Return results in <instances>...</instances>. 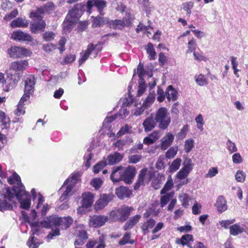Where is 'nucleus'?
<instances>
[{
    "mask_svg": "<svg viewBox=\"0 0 248 248\" xmlns=\"http://www.w3.org/2000/svg\"><path fill=\"white\" fill-rule=\"evenodd\" d=\"M141 158V155H134L129 156V161L132 163H136L139 162Z\"/></svg>",
    "mask_w": 248,
    "mask_h": 248,
    "instance_id": "0e129e2a",
    "label": "nucleus"
},
{
    "mask_svg": "<svg viewBox=\"0 0 248 248\" xmlns=\"http://www.w3.org/2000/svg\"><path fill=\"white\" fill-rule=\"evenodd\" d=\"M232 161L235 164H240L242 162L243 159L239 153H235L232 155Z\"/></svg>",
    "mask_w": 248,
    "mask_h": 248,
    "instance_id": "338daca9",
    "label": "nucleus"
},
{
    "mask_svg": "<svg viewBox=\"0 0 248 248\" xmlns=\"http://www.w3.org/2000/svg\"><path fill=\"white\" fill-rule=\"evenodd\" d=\"M102 184V180L100 178H98L93 179L91 182L92 186L96 189L100 188Z\"/></svg>",
    "mask_w": 248,
    "mask_h": 248,
    "instance_id": "6e6d98bb",
    "label": "nucleus"
},
{
    "mask_svg": "<svg viewBox=\"0 0 248 248\" xmlns=\"http://www.w3.org/2000/svg\"><path fill=\"white\" fill-rule=\"evenodd\" d=\"M177 92L171 85L168 87L166 91V96L169 101L176 100L177 98Z\"/></svg>",
    "mask_w": 248,
    "mask_h": 248,
    "instance_id": "c756f323",
    "label": "nucleus"
},
{
    "mask_svg": "<svg viewBox=\"0 0 248 248\" xmlns=\"http://www.w3.org/2000/svg\"><path fill=\"white\" fill-rule=\"evenodd\" d=\"M93 5L95 6L97 8L101 15H103L104 14L103 10L107 6V3L105 1L102 0H88L86 7L87 8V11L89 13H91V10Z\"/></svg>",
    "mask_w": 248,
    "mask_h": 248,
    "instance_id": "ddd939ff",
    "label": "nucleus"
},
{
    "mask_svg": "<svg viewBox=\"0 0 248 248\" xmlns=\"http://www.w3.org/2000/svg\"><path fill=\"white\" fill-rule=\"evenodd\" d=\"M54 5L51 2H48L45 5L37 9L35 12H31L30 14L31 17H34L38 20L43 19V15L46 13H48V9L53 7Z\"/></svg>",
    "mask_w": 248,
    "mask_h": 248,
    "instance_id": "4468645a",
    "label": "nucleus"
},
{
    "mask_svg": "<svg viewBox=\"0 0 248 248\" xmlns=\"http://www.w3.org/2000/svg\"><path fill=\"white\" fill-rule=\"evenodd\" d=\"M194 141L192 139H188L186 140L185 143V149L186 153H188L191 151L194 147Z\"/></svg>",
    "mask_w": 248,
    "mask_h": 248,
    "instance_id": "de8ad7c7",
    "label": "nucleus"
},
{
    "mask_svg": "<svg viewBox=\"0 0 248 248\" xmlns=\"http://www.w3.org/2000/svg\"><path fill=\"white\" fill-rule=\"evenodd\" d=\"M218 172L217 168L213 167L210 168L207 173L205 174L206 178H212L215 176Z\"/></svg>",
    "mask_w": 248,
    "mask_h": 248,
    "instance_id": "4d7b16f0",
    "label": "nucleus"
},
{
    "mask_svg": "<svg viewBox=\"0 0 248 248\" xmlns=\"http://www.w3.org/2000/svg\"><path fill=\"white\" fill-rule=\"evenodd\" d=\"M157 122L155 120L153 114L147 118L143 122L142 125L145 132L152 130L156 126Z\"/></svg>",
    "mask_w": 248,
    "mask_h": 248,
    "instance_id": "aec40b11",
    "label": "nucleus"
},
{
    "mask_svg": "<svg viewBox=\"0 0 248 248\" xmlns=\"http://www.w3.org/2000/svg\"><path fill=\"white\" fill-rule=\"evenodd\" d=\"M24 91L32 93L34 92V85L35 84L34 77L32 75H29L24 78Z\"/></svg>",
    "mask_w": 248,
    "mask_h": 248,
    "instance_id": "f3484780",
    "label": "nucleus"
},
{
    "mask_svg": "<svg viewBox=\"0 0 248 248\" xmlns=\"http://www.w3.org/2000/svg\"><path fill=\"white\" fill-rule=\"evenodd\" d=\"M133 210L132 207L124 205L117 209L112 210L109 213V216L114 221L124 222L127 219Z\"/></svg>",
    "mask_w": 248,
    "mask_h": 248,
    "instance_id": "39448f33",
    "label": "nucleus"
},
{
    "mask_svg": "<svg viewBox=\"0 0 248 248\" xmlns=\"http://www.w3.org/2000/svg\"><path fill=\"white\" fill-rule=\"evenodd\" d=\"M46 26V23L43 19L37 20L30 24L31 31L32 33H37L39 31H43Z\"/></svg>",
    "mask_w": 248,
    "mask_h": 248,
    "instance_id": "a211bd4d",
    "label": "nucleus"
},
{
    "mask_svg": "<svg viewBox=\"0 0 248 248\" xmlns=\"http://www.w3.org/2000/svg\"><path fill=\"white\" fill-rule=\"evenodd\" d=\"M21 76L18 74H13L12 72L7 73L6 78L2 85L4 91L9 92L15 88L20 79Z\"/></svg>",
    "mask_w": 248,
    "mask_h": 248,
    "instance_id": "0eeeda50",
    "label": "nucleus"
},
{
    "mask_svg": "<svg viewBox=\"0 0 248 248\" xmlns=\"http://www.w3.org/2000/svg\"><path fill=\"white\" fill-rule=\"evenodd\" d=\"M181 163V159L177 158L174 160L169 168L170 171L174 172L179 169Z\"/></svg>",
    "mask_w": 248,
    "mask_h": 248,
    "instance_id": "ea45409f",
    "label": "nucleus"
},
{
    "mask_svg": "<svg viewBox=\"0 0 248 248\" xmlns=\"http://www.w3.org/2000/svg\"><path fill=\"white\" fill-rule=\"evenodd\" d=\"M60 217L56 216H50L46 220L41 221L42 227L51 228L53 226H59Z\"/></svg>",
    "mask_w": 248,
    "mask_h": 248,
    "instance_id": "2eb2a0df",
    "label": "nucleus"
},
{
    "mask_svg": "<svg viewBox=\"0 0 248 248\" xmlns=\"http://www.w3.org/2000/svg\"><path fill=\"white\" fill-rule=\"evenodd\" d=\"M29 21L25 18L19 17L14 20L11 23V26L12 28H26L28 26Z\"/></svg>",
    "mask_w": 248,
    "mask_h": 248,
    "instance_id": "cd10ccee",
    "label": "nucleus"
},
{
    "mask_svg": "<svg viewBox=\"0 0 248 248\" xmlns=\"http://www.w3.org/2000/svg\"><path fill=\"white\" fill-rule=\"evenodd\" d=\"M246 176V173L244 172L241 170H238L235 175V177L237 182L242 183L245 181Z\"/></svg>",
    "mask_w": 248,
    "mask_h": 248,
    "instance_id": "09e8293b",
    "label": "nucleus"
},
{
    "mask_svg": "<svg viewBox=\"0 0 248 248\" xmlns=\"http://www.w3.org/2000/svg\"><path fill=\"white\" fill-rule=\"evenodd\" d=\"M141 216L140 215H136L131 217L125 223L123 227L124 231L132 229L140 221Z\"/></svg>",
    "mask_w": 248,
    "mask_h": 248,
    "instance_id": "b1692460",
    "label": "nucleus"
},
{
    "mask_svg": "<svg viewBox=\"0 0 248 248\" xmlns=\"http://www.w3.org/2000/svg\"><path fill=\"white\" fill-rule=\"evenodd\" d=\"M155 224V221L153 218H150L144 222L141 227L143 233L147 234L149 232V230L153 228Z\"/></svg>",
    "mask_w": 248,
    "mask_h": 248,
    "instance_id": "473e14b6",
    "label": "nucleus"
},
{
    "mask_svg": "<svg viewBox=\"0 0 248 248\" xmlns=\"http://www.w3.org/2000/svg\"><path fill=\"white\" fill-rule=\"evenodd\" d=\"M97 45L94 46L91 44L88 46L87 50L85 52L80 53V59L79 60V65L83 63L88 58L89 55L93 53V58H95L100 50L96 48Z\"/></svg>",
    "mask_w": 248,
    "mask_h": 248,
    "instance_id": "1a4fd4ad",
    "label": "nucleus"
},
{
    "mask_svg": "<svg viewBox=\"0 0 248 248\" xmlns=\"http://www.w3.org/2000/svg\"><path fill=\"white\" fill-rule=\"evenodd\" d=\"M116 194L120 199H123L129 197L132 194V191L124 186H120L116 189Z\"/></svg>",
    "mask_w": 248,
    "mask_h": 248,
    "instance_id": "bb28decb",
    "label": "nucleus"
},
{
    "mask_svg": "<svg viewBox=\"0 0 248 248\" xmlns=\"http://www.w3.org/2000/svg\"><path fill=\"white\" fill-rule=\"evenodd\" d=\"M173 196V193H166L164 195L161 196L160 199L161 207H164L170 201V199Z\"/></svg>",
    "mask_w": 248,
    "mask_h": 248,
    "instance_id": "58836bf2",
    "label": "nucleus"
},
{
    "mask_svg": "<svg viewBox=\"0 0 248 248\" xmlns=\"http://www.w3.org/2000/svg\"><path fill=\"white\" fill-rule=\"evenodd\" d=\"M227 148L230 154H232L237 151V148L235 144L232 142L230 140H228L226 142Z\"/></svg>",
    "mask_w": 248,
    "mask_h": 248,
    "instance_id": "a18cd8bd",
    "label": "nucleus"
},
{
    "mask_svg": "<svg viewBox=\"0 0 248 248\" xmlns=\"http://www.w3.org/2000/svg\"><path fill=\"white\" fill-rule=\"evenodd\" d=\"M25 104H22L18 103L17 108L15 111V114L17 116H19L21 115H23L25 113V111L23 109V107Z\"/></svg>",
    "mask_w": 248,
    "mask_h": 248,
    "instance_id": "e2e57ef3",
    "label": "nucleus"
},
{
    "mask_svg": "<svg viewBox=\"0 0 248 248\" xmlns=\"http://www.w3.org/2000/svg\"><path fill=\"white\" fill-rule=\"evenodd\" d=\"M112 199L110 195L103 194L100 196L99 199L96 202L95 209L99 210L104 208Z\"/></svg>",
    "mask_w": 248,
    "mask_h": 248,
    "instance_id": "dca6fc26",
    "label": "nucleus"
},
{
    "mask_svg": "<svg viewBox=\"0 0 248 248\" xmlns=\"http://www.w3.org/2000/svg\"><path fill=\"white\" fill-rule=\"evenodd\" d=\"M108 217L105 216L94 215L90 217L89 224L91 227L98 228L103 226L108 221Z\"/></svg>",
    "mask_w": 248,
    "mask_h": 248,
    "instance_id": "f8f14e48",
    "label": "nucleus"
},
{
    "mask_svg": "<svg viewBox=\"0 0 248 248\" xmlns=\"http://www.w3.org/2000/svg\"><path fill=\"white\" fill-rule=\"evenodd\" d=\"M12 38L19 41H31L32 40V37L30 34L20 31H14L12 34Z\"/></svg>",
    "mask_w": 248,
    "mask_h": 248,
    "instance_id": "5701e85b",
    "label": "nucleus"
},
{
    "mask_svg": "<svg viewBox=\"0 0 248 248\" xmlns=\"http://www.w3.org/2000/svg\"><path fill=\"white\" fill-rule=\"evenodd\" d=\"M147 53L149 55V57L150 60H155L156 53L153 45L149 43L147 45L146 47Z\"/></svg>",
    "mask_w": 248,
    "mask_h": 248,
    "instance_id": "79ce46f5",
    "label": "nucleus"
},
{
    "mask_svg": "<svg viewBox=\"0 0 248 248\" xmlns=\"http://www.w3.org/2000/svg\"><path fill=\"white\" fill-rule=\"evenodd\" d=\"M82 200L81 202L82 206L88 208L91 206L94 201V195L91 192H85L82 195Z\"/></svg>",
    "mask_w": 248,
    "mask_h": 248,
    "instance_id": "412c9836",
    "label": "nucleus"
},
{
    "mask_svg": "<svg viewBox=\"0 0 248 248\" xmlns=\"http://www.w3.org/2000/svg\"><path fill=\"white\" fill-rule=\"evenodd\" d=\"M93 156V155L91 152L90 149H88L87 150V154H86L84 157L85 159H86V161L85 163V165L87 168L90 167L91 166L90 160L92 159Z\"/></svg>",
    "mask_w": 248,
    "mask_h": 248,
    "instance_id": "5fc2aeb1",
    "label": "nucleus"
},
{
    "mask_svg": "<svg viewBox=\"0 0 248 248\" xmlns=\"http://www.w3.org/2000/svg\"><path fill=\"white\" fill-rule=\"evenodd\" d=\"M173 186V183L172 180L171 179V176H170L168 178V180H167L166 183L165 184L164 187L161 189L160 193L161 194L166 193L167 192V191L171 189V188Z\"/></svg>",
    "mask_w": 248,
    "mask_h": 248,
    "instance_id": "a19ab883",
    "label": "nucleus"
},
{
    "mask_svg": "<svg viewBox=\"0 0 248 248\" xmlns=\"http://www.w3.org/2000/svg\"><path fill=\"white\" fill-rule=\"evenodd\" d=\"M79 178L78 173H74L72 176L67 179L64 182L59 190V191H62V194L60 198L61 202L67 200L70 196L73 195L75 192L74 188L77 183Z\"/></svg>",
    "mask_w": 248,
    "mask_h": 248,
    "instance_id": "f03ea898",
    "label": "nucleus"
},
{
    "mask_svg": "<svg viewBox=\"0 0 248 248\" xmlns=\"http://www.w3.org/2000/svg\"><path fill=\"white\" fill-rule=\"evenodd\" d=\"M85 5L82 3L76 4L74 7L69 11L66 17V21L63 23L64 29L70 28L73 23L77 21L82 15L85 10Z\"/></svg>",
    "mask_w": 248,
    "mask_h": 248,
    "instance_id": "7ed1b4c3",
    "label": "nucleus"
},
{
    "mask_svg": "<svg viewBox=\"0 0 248 248\" xmlns=\"http://www.w3.org/2000/svg\"><path fill=\"white\" fill-rule=\"evenodd\" d=\"M160 132L159 130H155L149 136L155 141V142L159 139L160 137Z\"/></svg>",
    "mask_w": 248,
    "mask_h": 248,
    "instance_id": "774afa93",
    "label": "nucleus"
},
{
    "mask_svg": "<svg viewBox=\"0 0 248 248\" xmlns=\"http://www.w3.org/2000/svg\"><path fill=\"white\" fill-rule=\"evenodd\" d=\"M8 182L9 184L14 185L12 191L14 194V199L16 198L20 202V207L28 210L31 204L30 195L25 190V187L21 183L20 176L14 172L13 178H8Z\"/></svg>",
    "mask_w": 248,
    "mask_h": 248,
    "instance_id": "f257e3e1",
    "label": "nucleus"
},
{
    "mask_svg": "<svg viewBox=\"0 0 248 248\" xmlns=\"http://www.w3.org/2000/svg\"><path fill=\"white\" fill-rule=\"evenodd\" d=\"M182 169L189 174L193 169L191 160L188 159L184 163V166Z\"/></svg>",
    "mask_w": 248,
    "mask_h": 248,
    "instance_id": "864d4df0",
    "label": "nucleus"
},
{
    "mask_svg": "<svg viewBox=\"0 0 248 248\" xmlns=\"http://www.w3.org/2000/svg\"><path fill=\"white\" fill-rule=\"evenodd\" d=\"M139 90L138 91V95H141L145 91L146 85L144 79H141L139 82Z\"/></svg>",
    "mask_w": 248,
    "mask_h": 248,
    "instance_id": "c03bdc74",
    "label": "nucleus"
},
{
    "mask_svg": "<svg viewBox=\"0 0 248 248\" xmlns=\"http://www.w3.org/2000/svg\"><path fill=\"white\" fill-rule=\"evenodd\" d=\"M178 198L182 202V205L185 208H186L189 205V202L191 199L186 193H181L178 196Z\"/></svg>",
    "mask_w": 248,
    "mask_h": 248,
    "instance_id": "e433bc0d",
    "label": "nucleus"
},
{
    "mask_svg": "<svg viewBox=\"0 0 248 248\" xmlns=\"http://www.w3.org/2000/svg\"><path fill=\"white\" fill-rule=\"evenodd\" d=\"M130 235L131 234L130 232H126L123 236V238L119 241V244L120 245H124L128 243L133 244L134 243V241L129 240Z\"/></svg>",
    "mask_w": 248,
    "mask_h": 248,
    "instance_id": "37998d69",
    "label": "nucleus"
},
{
    "mask_svg": "<svg viewBox=\"0 0 248 248\" xmlns=\"http://www.w3.org/2000/svg\"><path fill=\"white\" fill-rule=\"evenodd\" d=\"M73 219L70 217H60L59 226L62 229H66L68 228L73 223Z\"/></svg>",
    "mask_w": 248,
    "mask_h": 248,
    "instance_id": "7c9ffc66",
    "label": "nucleus"
},
{
    "mask_svg": "<svg viewBox=\"0 0 248 248\" xmlns=\"http://www.w3.org/2000/svg\"><path fill=\"white\" fill-rule=\"evenodd\" d=\"M177 149L176 147H171L166 153V156L167 158H173L177 154Z\"/></svg>",
    "mask_w": 248,
    "mask_h": 248,
    "instance_id": "603ef678",
    "label": "nucleus"
},
{
    "mask_svg": "<svg viewBox=\"0 0 248 248\" xmlns=\"http://www.w3.org/2000/svg\"><path fill=\"white\" fill-rule=\"evenodd\" d=\"M190 241H193V236L191 234H186L183 235L180 239L177 238L176 243L183 246L187 245L189 247V246H191L190 244Z\"/></svg>",
    "mask_w": 248,
    "mask_h": 248,
    "instance_id": "2f4dec72",
    "label": "nucleus"
},
{
    "mask_svg": "<svg viewBox=\"0 0 248 248\" xmlns=\"http://www.w3.org/2000/svg\"><path fill=\"white\" fill-rule=\"evenodd\" d=\"M109 22L108 18L97 16L93 20V26L94 28L99 27L105 24H108L109 25Z\"/></svg>",
    "mask_w": 248,
    "mask_h": 248,
    "instance_id": "72a5a7b5",
    "label": "nucleus"
},
{
    "mask_svg": "<svg viewBox=\"0 0 248 248\" xmlns=\"http://www.w3.org/2000/svg\"><path fill=\"white\" fill-rule=\"evenodd\" d=\"M123 158V156L120 153L115 152L110 154L107 158L108 164L109 165H114L120 162Z\"/></svg>",
    "mask_w": 248,
    "mask_h": 248,
    "instance_id": "a878e982",
    "label": "nucleus"
},
{
    "mask_svg": "<svg viewBox=\"0 0 248 248\" xmlns=\"http://www.w3.org/2000/svg\"><path fill=\"white\" fill-rule=\"evenodd\" d=\"M55 36V34L52 31H46L43 34V37L46 41L52 40Z\"/></svg>",
    "mask_w": 248,
    "mask_h": 248,
    "instance_id": "bf43d9fd",
    "label": "nucleus"
},
{
    "mask_svg": "<svg viewBox=\"0 0 248 248\" xmlns=\"http://www.w3.org/2000/svg\"><path fill=\"white\" fill-rule=\"evenodd\" d=\"M146 72L144 70L143 65L140 63H139L137 67V74L140 78V80L143 79V77Z\"/></svg>",
    "mask_w": 248,
    "mask_h": 248,
    "instance_id": "680f3d73",
    "label": "nucleus"
},
{
    "mask_svg": "<svg viewBox=\"0 0 248 248\" xmlns=\"http://www.w3.org/2000/svg\"><path fill=\"white\" fill-rule=\"evenodd\" d=\"M158 127L163 130L166 129L170 125L171 119L167 109L164 107L159 108L155 112L154 117Z\"/></svg>",
    "mask_w": 248,
    "mask_h": 248,
    "instance_id": "423d86ee",
    "label": "nucleus"
},
{
    "mask_svg": "<svg viewBox=\"0 0 248 248\" xmlns=\"http://www.w3.org/2000/svg\"><path fill=\"white\" fill-rule=\"evenodd\" d=\"M18 11L17 9H14L10 14L5 16L4 19L7 21L10 20L15 17L18 15Z\"/></svg>",
    "mask_w": 248,
    "mask_h": 248,
    "instance_id": "69168bd1",
    "label": "nucleus"
},
{
    "mask_svg": "<svg viewBox=\"0 0 248 248\" xmlns=\"http://www.w3.org/2000/svg\"><path fill=\"white\" fill-rule=\"evenodd\" d=\"M123 181L126 184L132 183L136 173V170L135 167L128 166L127 167H123Z\"/></svg>",
    "mask_w": 248,
    "mask_h": 248,
    "instance_id": "9d476101",
    "label": "nucleus"
},
{
    "mask_svg": "<svg viewBox=\"0 0 248 248\" xmlns=\"http://www.w3.org/2000/svg\"><path fill=\"white\" fill-rule=\"evenodd\" d=\"M195 80L197 84L201 86L207 84V80L205 78L204 76L202 74L199 75L196 78Z\"/></svg>",
    "mask_w": 248,
    "mask_h": 248,
    "instance_id": "13d9d810",
    "label": "nucleus"
},
{
    "mask_svg": "<svg viewBox=\"0 0 248 248\" xmlns=\"http://www.w3.org/2000/svg\"><path fill=\"white\" fill-rule=\"evenodd\" d=\"M173 140V135L170 133H167L161 140V149L163 150H166L171 145Z\"/></svg>",
    "mask_w": 248,
    "mask_h": 248,
    "instance_id": "4be33fe9",
    "label": "nucleus"
},
{
    "mask_svg": "<svg viewBox=\"0 0 248 248\" xmlns=\"http://www.w3.org/2000/svg\"><path fill=\"white\" fill-rule=\"evenodd\" d=\"M123 167L122 166L116 167L113 170L110 176V179L116 183L121 181H123Z\"/></svg>",
    "mask_w": 248,
    "mask_h": 248,
    "instance_id": "6ab92c4d",
    "label": "nucleus"
},
{
    "mask_svg": "<svg viewBox=\"0 0 248 248\" xmlns=\"http://www.w3.org/2000/svg\"><path fill=\"white\" fill-rule=\"evenodd\" d=\"M132 127L127 124H125L124 126L121 127L119 131L118 132L117 136L120 137L126 133H131Z\"/></svg>",
    "mask_w": 248,
    "mask_h": 248,
    "instance_id": "49530a36",
    "label": "nucleus"
},
{
    "mask_svg": "<svg viewBox=\"0 0 248 248\" xmlns=\"http://www.w3.org/2000/svg\"><path fill=\"white\" fill-rule=\"evenodd\" d=\"M193 2L189 1L183 3V8L186 12L187 14L189 16L191 13V10L193 7Z\"/></svg>",
    "mask_w": 248,
    "mask_h": 248,
    "instance_id": "052dcab7",
    "label": "nucleus"
},
{
    "mask_svg": "<svg viewBox=\"0 0 248 248\" xmlns=\"http://www.w3.org/2000/svg\"><path fill=\"white\" fill-rule=\"evenodd\" d=\"M230 233L231 235L236 236L244 232V229L241 228L238 224H235L229 227Z\"/></svg>",
    "mask_w": 248,
    "mask_h": 248,
    "instance_id": "c9c22d12",
    "label": "nucleus"
},
{
    "mask_svg": "<svg viewBox=\"0 0 248 248\" xmlns=\"http://www.w3.org/2000/svg\"><path fill=\"white\" fill-rule=\"evenodd\" d=\"M109 27L113 29L121 30L124 28L123 22L122 20H111L109 22Z\"/></svg>",
    "mask_w": 248,
    "mask_h": 248,
    "instance_id": "4c0bfd02",
    "label": "nucleus"
},
{
    "mask_svg": "<svg viewBox=\"0 0 248 248\" xmlns=\"http://www.w3.org/2000/svg\"><path fill=\"white\" fill-rule=\"evenodd\" d=\"M8 51L10 57L14 58L29 56L31 53L28 49L17 46H11Z\"/></svg>",
    "mask_w": 248,
    "mask_h": 248,
    "instance_id": "6e6552de",
    "label": "nucleus"
},
{
    "mask_svg": "<svg viewBox=\"0 0 248 248\" xmlns=\"http://www.w3.org/2000/svg\"><path fill=\"white\" fill-rule=\"evenodd\" d=\"M147 170L146 169H143L140 170V173L138 175V178L135 184L134 189L137 190L142 185H144V181L145 177L146 175Z\"/></svg>",
    "mask_w": 248,
    "mask_h": 248,
    "instance_id": "c85d7f7f",
    "label": "nucleus"
},
{
    "mask_svg": "<svg viewBox=\"0 0 248 248\" xmlns=\"http://www.w3.org/2000/svg\"><path fill=\"white\" fill-rule=\"evenodd\" d=\"M0 120L2 123V128H7L10 126V120L9 117H7L5 114L4 113V115L3 116L1 117V118H0Z\"/></svg>",
    "mask_w": 248,
    "mask_h": 248,
    "instance_id": "3c124183",
    "label": "nucleus"
},
{
    "mask_svg": "<svg viewBox=\"0 0 248 248\" xmlns=\"http://www.w3.org/2000/svg\"><path fill=\"white\" fill-rule=\"evenodd\" d=\"M107 163L106 162L101 161L96 164L95 166H94L93 168V171L95 173H98L99 171L102 170L103 168H104Z\"/></svg>",
    "mask_w": 248,
    "mask_h": 248,
    "instance_id": "8fccbe9b",
    "label": "nucleus"
},
{
    "mask_svg": "<svg viewBox=\"0 0 248 248\" xmlns=\"http://www.w3.org/2000/svg\"><path fill=\"white\" fill-rule=\"evenodd\" d=\"M0 194L2 197V199L0 198V211L12 210L14 203V194L12 189L5 187L0 191Z\"/></svg>",
    "mask_w": 248,
    "mask_h": 248,
    "instance_id": "20e7f679",
    "label": "nucleus"
},
{
    "mask_svg": "<svg viewBox=\"0 0 248 248\" xmlns=\"http://www.w3.org/2000/svg\"><path fill=\"white\" fill-rule=\"evenodd\" d=\"M217 211L223 212L227 209V202L223 196H219L217 199L215 204Z\"/></svg>",
    "mask_w": 248,
    "mask_h": 248,
    "instance_id": "393cba45",
    "label": "nucleus"
},
{
    "mask_svg": "<svg viewBox=\"0 0 248 248\" xmlns=\"http://www.w3.org/2000/svg\"><path fill=\"white\" fill-rule=\"evenodd\" d=\"M29 66L26 60L16 61L12 62L9 67V72L14 71L20 75V73L26 69Z\"/></svg>",
    "mask_w": 248,
    "mask_h": 248,
    "instance_id": "9b49d317",
    "label": "nucleus"
},
{
    "mask_svg": "<svg viewBox=\"0 0 248 248\" xmlns=\"http://www.w3.org/2000/svg\"><path fill=\"white\" fill-rule=\"evenodd\" d=\"M155 93L154 91H150L149 95L144 100L142 105L146 108H149L154 102Z\"/></svg>",
    "mask_w": 248,
    "mask_h": 248,
    "instance_id": "f704fd0d",
    "label": "nucleus"
}]
</instances>
